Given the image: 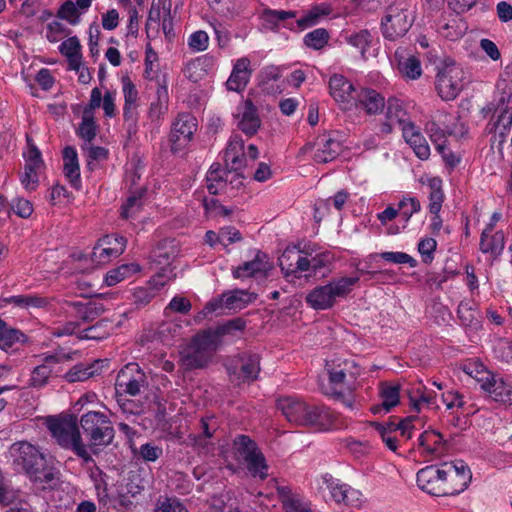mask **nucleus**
<instances>
[{
  "mask_svg": "<svg viewBox=\"0 0 512 512\" xmlns=\"http://www.w3.org/2000/svg\"><path fill=\"white\" fill-rule=\"evenodd\" d=\"M76 416L49 417L46 421L48 430L56 442L65 449H71L84 464L94 462L82 441Z\"/></svg>",
  "mask_w": 512,
  "mask_h": 512,
  "instance_id": "1",
  "label": "nucleus"
},
{
  "mask_svg": "<svg viewBox=\"0 0 512 512\" xmlns=\"http://www.w3.org/2000/svg\"><path fill=\"white\" fill-rule=\"evenodd\" d=\"M359 281V277H342L326 285L317 286L305 297L306 303L315 310L332 308L337 298L346 297Z\"/></svg>",
  "mask_w": 512,
  "mask_h": 512,
  "instance_id": "2",
  "label": "nucleus"
},
{
  "mask_svg": "<svg viewBox=\"0 0 512 512\" xmlns=\"http://www.w3.org/2000/svg\"><path fill=\"white\" fill-rule=\"evenodd\" d=\"M277 407L285 418L295 425L311 426L322 424L327 413L324 408L307 404L290 397L279 399Z\"/></svg>",
  "mask_w": 512,
  "mask_h": 512,
  "instance_id": "3",
  "label": "nucleus"
},
{
  "mask_svg": "<svg viewBox=\"0 0 512 512\" xmlns=\"http://www.w3.org/2000/svg\"><path fill=\"white\" fill-rule=\"evenodd\" d=\"M215 334L211 330L195 335L181 351V361L187 369L204 367L211 359L217 347Z\"/></svg>",
  "mask_w": 512,
  "mask_h": 512,
  "instance_id": "4",
  "label": "nucleus"
},
{
  "mask_svg": "<svg viewBox=\"0 0 512 512\" xmlns=\"http://www.w3.org/2000/svg\"><path fill=\"white\" fill-rule=\"evenodd\" d=\"M89 441V447L108 446L114 438V428L108 416L98 411H88L78 421Z\"/></svg>",
  "mask_w": 512,
  "mask_h": 512,
  "instance_id": "5",
  "label": "nucleus"
},
{
  "mask_svg": "<svg viewBox=\"0 0 512 512\" xmlns=\"http://www.w3.org/2000/svg\"><path fill=\"white\" fill-rule=\"evenodd\" d=\"M414 18L409 6L404 2L390 5L381 20L384 38L394 41L403 37L411 28Z\"/></svg>",
  "mask_w": 512,
  "mask_h": 512,
  "instance_id": "6",
  "label": "nucleus"
},
{
  "mask_svg": "<svg viewBox=\"0 0 512 512\" xmlns=\"http://www.w3.org/2000/svg\"><path fill=\"white\" fill-rule=\"evenodd\" d=\"M464 71L454 63L445 64L436 76L435 86L439 96L450 101L455 99L464 86Z\"/></svg>",
  "mask_w": 512,
  "mask_h": 512,
  "instance_id": "7",
  "label": "nucleus"
},
{
  "mask_svg": "<svg viewBox=\"0 0 512 512\" xmlns=\"http://www.w3.org/2000/svg\"><path fill=\"white\" fill-rule=\"evenodd\" d=\"M9 457L18 472H24L27 476L38 466L42 465L45 456L33 444L27 441L13 443L8 451Z\"/></svg>",
  "mask_w": 512,
  "mask_h": 512,
  "instance_id": "8",
  "label": "nucleus"
},
{
  "mask_svg": "<svg viewBox=\"0 0 512 512\" xmlns=\"http://www.w3.org/2000/svg\"><path fill=\"white\" fill-rule=\"evenodd\" d=\"M147 386V376L137 363H128L125 365L118 372L115 381L116 392L130 396L139 395Z\"/></svg>",
  "mask_w": 512,
  "mask_h": 512,
  "instance_id": "9",
  "label": "nucleus"
},
{
  "mask_svg": "<svg viewBox=\"0 0 512 512\" xmlns=\"http://www.w3.org/2000/svg\"><path fill=\"white\" fill-rule=\"evenodd\" d=\"M197 130V120L190 113H180L174 121L170 133L171 151L184 149L192 140Z\"/></svg>",
  "mask_w": 512,
  "mask_h": 512,
  "instance_id": "10",
  "label": "nucleus"
},
{
  "mask_svg": "<svg viewBox=\"0 0 512 512\" xmlns=\"http://www.w3.org/2000/svg\"><path fill=\"white\" fill-rule=\"evenodd\" d=\"M255 293H249L246 290L235 289L233 291L223 293L219 298L208 302L204 308L207 313H213L220 308L242 309L256 299Z\"/></svg>",
  "mask_w": 512,
  "mask_h": 512,
  "instance_id": "11",
  "label": "nucleus"
},
{
  "mask_svg": "<svg viewBox=\"0 0 512 512\" xmlns=\"http://www.w3.org/2000/svg\"><path fill=\"white\" fill-rule=\"evenodd\" d=\"M462 474H458L457 469L452 463H443L441 465L442 477L444 480L443 495H457L464 491L471 480V472L468 466H461Z\"/></svg>",
  "mask_w": 512,
  "mask_h": 512,
  "instance_id": "12",
  "label": "nucleus"
},
{
  "mask_svg": "<svg viewBox=\"0 0 512 512\" xmlns=\"http://www.w3.org/2000/svg\"><path fill=\"white\" fill-rule=\"evenodd\" d=\"M77 352L73 353H57L50 354L44 357V362L38 366H36L32 372L29 379V385L33 388H42L47 383L52 373V364L61 363L64 361H69L73 359V355H76Z\"/></svg>",
  "mask_w": 512,
  "mask_h": 512,
  "instance_id": "13",
  "label": "nucleus"
},
{
  "mask_svg": "<svg viewBox=\"0 0 512 512\" xmlns=\"http://www.w3.org/2000/svg\"><path fill=\"white\" fill-rule=\"evenodd\" d=\"M417 484L420 489L433 496H444V480L441 466L430 465L419 470L417 473Z\"/></svg>",
  "mask_w": 512,
  "mask_h": 512,
  "instance_id": "14",
  "label": "nucleus"
},
{
  "mask_svg": "<svg viewBox=\"0 0 512 512\" xmlns=\"http://www.w3.org/2000/svg\"><path fill=\"white\" fill-rule=\"evenodd\" d=\"M273 267L274 265L269 261L268 255L262 251H258L253 260L244 262L242 265L235 268L232 274L236 279L254 277L257 274H262L266 277Z\"/></svg>",
  "mask_w": 512,
  "mask_h": 512,
  "instance_id": "15",
  "label": "nucleus"
},
{
  "mask_svg": "<svg viewBox=\"0 0 512 512\" xmlns=\"http://www.w3.org/2000/svg\"><path fill=\"white\" fill-rule=\"evenodd\" d=\"M314 146L316 147V151L313 158L317 163L331 162L336 159L342 151L340 141L334 139L330 133L319 135L314 142Z\"/></svg>",
  "mask_w": 512,
  "mask_h": 512,
  "instance_id": "16",
  "label": "nucleus"
},
{
  "mask_svg": "<svg viewBox=\"0 0 512 512\" xmlns=\"http://www.w3.org/2000/svg\"><path fill=\"white\" fill-rule=\"evenodd\" d=\"M237 117V127L248 137L255 135L261 126L258 110L250 99L239 107Z\"/></svg>",
  "mask_w": 512,
  "mask_h": 512,
  "instance_id": "17",
  "label": "nucleus"
},
{
  "mask_svg": "<svg viewBox=\"0 0 512 512\" xmlns=\"http://www.w3.org/2000/svg\"><path fill=\"white\" fill-rule=\"evenodd\" d=\"M329 90L333 99L343 104L355 101L359 91L346 77L340 74H334L330 77Z\"/></svg>",
  "mask_w": 512,
  "mask_h": 512,
  "instance_id": "18",
  "label": "nucleus"
},
{
  "mask_svg": "<svg viewBox=\"0 0 512 512\" xmlns=\"http://www.w3.org/2000/svg\"><path fill=\"white\" fill-rule=\"evenodd\" d=\"M167 269H162V272L157 273L150 280V284L153 288L140 287L136 288L133 292V303L137 308L145 307L155 297L156 291L163 287L169 280L170 277L166 274Z\"/></svg>",
  "mask_w": 512,
  "mask_h": 512,
  "instance_id": "19",
  "label": "nucleus"
},
{
  "mask_svg": "<svg viewBox=\"0 0 512 512\" xmlns=\"http://www.w3.org/2000/svg\"><path fill=\"white\" fill-rule=\"evenodd\" d=\"M153 482V475L149 468L138 467L131 469L128 473L126 484L127 494L136 497L149 488Z\"/></svg>",
  "mask_w": 512,
  "mask_h": 512,
  "instance_id": "20",
  "label": "nucleus"
},
{
  "mask_svg": "<svg viewBox=\"0 0 512 512\" xmlns=\"http://www.w3.org/2000/svg\"><path fill=\"white\" fill-rule=\"evenodd\" d=\"M380 397L382 402L371 407L373 414L388 413L400 403V385H392L387 382L382 383L380 386Z\"/></svg>",
  "mask_w": 512,
  "mask_h": 512,
  "instance_id": "21",
  "label": "nucleus"
},
{
  "mask_svg": "<svg viewBox=\"0 0 512 512\" xmlns=\"http://www.w3.org/2000/svg\"><path fill=\"white\" fill-rule=\"evenodd\" d=\"M240 372L238 379L245 381H255L258 378L260 368V356L256 353L243 352L238 355Z\"/></svg>",
  "mask_w": 512,
  "mask_h": 512,
  "instance_id": "22",
  "label": "nucleus"
},
{
  "mask_svg": "<svg viewBox=\"0 0 512 512\" xmlns=\"http://www.w3.org/2000/svg\"><path fill=\"white\" fill-rule=\"evenodd\" d=\"M65 303L74 310L75 316L80 318L83 322L94 321L106 310L102 303L96 301H66Z\"/></svg>",
  "mask_w": 512,
  "mask_h": 512,
  "instance_id": "23",
  "label": "nucleus"
},
{
  "mask_svg": "<svg viewBox=\"0 0 512 512\" xmlns=\"http://www.w3.org/2000/svg\"><path fill=\"white\" fill-rule=\"evenodd\" d=\"M368 114H377L385 107L384 97L373 89L362 88L355 100Z\"/></svg>",
  "mask_w": 512,
  "mask_h": 512,
  "instance_id": "24",
  "label": "nucleus"
},
{
  "mask_svg": "<svg viewBox=\"0 0 512 512\" xmlns=\"http://www.w3.org/2000/svg\"><path fill=\"white\" fill-rule=\"evenodd\" d=\"M228 171L219 163H213L206 174V188L212 195H217L227 188Z\"/></svg>",
  "mask_w": 512,
  "mask_h": 512,
  "instance_id": "25",
  "label": "nucleus"
},
{
  "mask_svg": "<svg viewBox=\"0 0 512 512\" xmlns=\"http://www.w3.org/2000/svg\"><path fill=\"white\" fill-rule=\"evenodd\" d=\"M483 390L497 402L512 404V385L506 383L502 378L493 375L489 382H486Z\"/></svg>",
  "mask_w": 512,
  "mask_h": 512,
  "instance_id": "26",
  "label": "nucleus"
},
{
  "mask_svg": "<svg viewBox=\"0 0 512 512\" xmlns=\"http://www.w3.org/2000/svg\"><path fill=\"white\" fill-rule=\"evenodd\" d=\"M168 2L167 0H158L156 3H152L145 25L146 35L149 39H155L159 36L163 18L162 10L165 14V7L168 6Z\"/></svg>",
  "mask_w": 512,
  "mask_h": 512,
  "instance_id": "27",
  "label": "nucleus"
},
{
  "mask_svg": "<svg viewBox=\"0 0 512 512\" xmlns=\"http://www.w3.org/2000/svg\"><path fill=\"white\" fill-rule=\"evenodd\" d=\"M250 61L247 58L237 60L233 71L226 82L227 88L231 91H241L248 83Z\"/></svg>",
  "mask_w": 512,
  "mask_h": 512,
  "instance_id": "28",
  "label": "nucleus"
},
{
  "mask_svg": "<svg viewBox=\"0 0 512 512\" xmlns=\"http://www.w3.org/2000/svg\"><path fill=\"white\" fill-rule=\"evenodd\" d=\"M59 472L54 467L47 465L46 458L42 460V465L35 468L28 477L34 483L42 485L44 489L54 488L59 480Z\"/></svg>",
  "mask_w": 512,
  "mask_h": 512,
  "instance_id": "29",
  "label": "nucleus"
},
{
  "mask_svg": "<svg viewBox=\"0 0 512 512\" xmlns=\"http://www.w3.org/2000/svg\"><path fill=\"white\" fill-rule=\"evenodd\" d=\"M64 175L68 178L73 187H80V167L76 150L67 146L63 150Z\"/></svg>",
  "mask_w": 512,
  "mask_h": 512,
  "instance_id": "30",
  "label": "nucleus"
},
{
  "mask_svg": "<svg viewBox=\"0 0 512 512\" xmlns=\"http://www.w3.org/2000/svg\"><path fill=\"white\" fill-rule=\"evenodd\" d=\"M450 115L444 111H437L435 115L425 125V130L430 134L433 141H438L446 135H451L453 129L446 125L447 118Z\"/></svg>",
  "mask_w": 512,
  "mask_h": 512,
  "instance_id": "31",
  "label": "nucleus"
},
{
  "mask_svg": "<svg viewBox=\"0 0 512 512\" xmlns=\"http://www.w3.org/2000/svg\"><path fill=\"white\" fill-rule=\"evenodd\" d=\"M59 51L67 57L69 68L71 70L79 71L82 56L81 45L78 38L74 36L64 40L59 47Z\"/></svg>",
  "mask_w": 512,
  "mask_h": 512,
  "instance_id": "32",
  "label": "nucleus"
},
{
  "mask_svg": "<svg viewBox=\"0 0 512 512\" xmlns=\"http://www.w3.org/2000/svg\"><path fill=\"white\" fill-rule=\"evenodd\" d=\"M418 443L429 454H441L445 450L446 441L441 433L435 430H426L420 434Z\"/></svg>",
  "mask_w": 512,
  "mask_h": 512,
  "instance_id": "33",
  "label": "nucleus"
},
{
  "mask_svg": "<svg viewBox=\"0 0 512 512\" xmlns=\"http://www.w3.org/2000/svg\"><path fill=\"white\" fill-rule=\"evenodd\" d=\"M326 367H327L329 384H328V386L322 387L323 391L325 389L330 390L331 388L338 389V387L341 388L344 386H346L349 390H351L352 383L348 379L346 373L344 372V370H343L342 366L339 364V362L335 363L333 361L332 364L327 363Z\"/></svg>",
  "mask_w": 512,
  "mask_h": 512,
  "instance_id": "34",
  "label": "nucleus"
},
{
  "mask_svg": "<svg viewBox=\"0 0 512 512\" xmlns=\"http://www.w3.org/2000/svg\"><path fill=\"white\" fill-rule=\"evenodd\" d=\"M505 247V235L503 231H497L492 236H480L479 248L482 253H490L498 256L502 253Z\"/></svg>",
  "mask_w": 512,
  "mask_h": 512,
  "instance_id": "35",
  "label": "nucleus"
},
{
  "mask_svg": "<svg viewBox=\"0 0 512 512\" xmlns=\"http://www.w3.org/2000/svg\"><path fill=\"white\" fill-rule=\"evenodd\" d=\"M331 262L329 253H320L309 259L308 257H298L296 259V268L300 272L312 270L316 274L321 268L327 266Z\"/></svg>",
  "mask_w": 512,
  "mask_h": 512,
  "instance_id": "36",
  "label": "nucleus"
},
{
  "mask_svg": "<svg viewBox=\"0 0 512 512\" xmlns=\"http://www.w3.org/2000/svg\"><path fill=\"white\" fill-rule=\"evenodd\" d=\"M331 498L336 503H343L345 505H352L354 500H358L359 492L348 487L347 485L334 484L328 485Z\"/></svg>",
  "mask_w": 512,
  "mask_h": 512,
  "instance_id": "37",
  "label": "nucleus"
},
{
  "mask_svg": "<svg viewBox=\"0 0 512 512\" xmlns=\"http://www.w3.org/2000/svg\"><path fill=\"white\" fill-rule=\"evenodd\" d=\"M428 186L430 188L429 211L432 214H438L441 210L442 203L444 200V194L442 191V180L439 177L430 178L428 180Z\"/></svg>",
  "mask_w": 512,
  "mask_h": 512,
  "instance_id": "38",
  "label": "nucleus"
},
{
  "mask_svg": "<svg viewBox=\"0 0 512 512\" xmlns=\"http://www.w3.org/2000/svg\"><path fill=\"white\" fill-rule=\"evenodd\" d=\"M298 257H302L300 255V251L294 247H287L282 255L278 258V264L285 274V276L295 275L297 272H300L299 269L296 268V259Z\"/></svg>",
  "mask_w": 512,
  "mask_h": 512,
  "instance_id": "39",
  "label": "nucleus"
},
{
  "mask_svg": "<svg viewBox=\"0 0 512 512\" xmlns=\"http://www.w3.org/2000/svg\"><path fill=\"white\" fill-rule=\"evenodd\" d=\"M296 17V13L293 11H283V10H272V9H264L261 14V19L263 21L264 26L267 29H276L278 24L287 19H292Z\"/></svg>",
  "mask_w": 512,
  "mask_h": 512,
  "instance_id": "40",
  "label": "nucleus"
},
{
  "mask_svg": "<svg viewBox=\"0 0 512 512\" xmlns=\"http://www.w3.org/2000/svg\"><path fill=\"white\" fill-rule=\"evenodd\" d=\"M97 364H77L72 367L65 375L64 378L68 382L85 381L97 373Z\"/></svg>",
  "mask_w": 512,
  "mask_h": 512,
  "instance_id": "41",
  "label": "nucleus"
},
{
  "mask_svg": "<svg viewBox=\"0 0 512 512\" xmlns=\"http://www.w3.org/2000/svg\"><path fill=\"white\" fill-rule=\"evenodd\" d=\"M97 134V126L94 121L93 113L90 109H84L82 121L77 130V135L86 142H92Z\"/></svg>",
  "mask_w": 512,
  "mask_h": 512,
  "instance_id": "42",
  "label": "nucleus"
},
{
  "mask_svg": "<svg viewBox=\"0 0 512 512\" xmlns=\"http://www.w3.org/2000/svg\"><path fill=\"white\" fill-rule=\"evenodd\" d=\"M244 462L253 477H259L263 480L268 476V465L266 464L265 457L260 450Z\"/></svg>",
  "mask_w": 512,
  "mask_h": 512,
  "instance_id": "43",
  "label": "nucleus"
},
{
  "mask_svg": "<svg viewBox=\"0 0 512 512\" xmlns=\"http://www.w3.org/2000/svg\"><path fill=\"white\" fill-rule=\"evenodd\" d=\"M411 407L420 411L423 404L428 407L436 406L435 396L430 393H426V387H418L408 392Z\"/></svg>",
  "mask_w": 512,
  "mask_h": 512,
  "instance_id": "44",
  "label": "nucleus"
},
{
  "mask_svg": "<svg viewBox=\"0 0 512 512\" xmlns=\"http://www.w3.org/2000/svg\"><path fill=\"white\" fill-rule=\"evenodd\" d=\"M246 327V322L240 317L228 320L227 322L218 325L213 334H215V339L218 342L219 338L226 335H236L237 332H242Z\"/></svg>",
  "mask_w": 512,
  "mask_h": 512,
  "instance_id": "45",
  "label": "nucleus"
},
{
  "mask_svg": "<svg viewBox=\"0 0 512 512\" xmlns=\"http://www.w3.org/2000/svg\"><path fill=\"white\" fill-rule=\"evenodd\" d=\"M234 447L244 461L259 451L257 444L246 435L237 436L234 440Z\"/></svg>",
  "mask_w": 512,
  "mask_h": 512,
  "instance_id": "46",
  "label": "nucleus"
},
{
  "mask_svg": "<svg viewBox=\"0 0 512 512\" xmlns=\"http://www.w3.org/2000/svg\"><path fill=\"white\" fill-rule=\"evenodd\" d=\"M23 334L16 329H13L7 325L5 321L0 318V348L7 350L12 347L14 343L20 340Z\"/></svg>",
  "mask_w": 512,
  "mask_h": 512,
  "instance_id": "47",
  "label": "nucleus"
},
{
  "mask_svg": "<svg viewBox=\"0 0 512 512\" xmlns=\"http://www.w3.org/2000/svg\"><path fill=\"white\" fill-rule=\"evenodd\" d=\"M121 255V246L114 248L112 246H102L101 242H97L92 252V261L103 264L108 262L112 257Z\"/></svg>",
  "mask_w": 512,
  "mask_h": 512,
  "instance_id": "48",
  "label": "nucleus"
},
{
  "mask_svg": "<svg viewBox=\"0 0 512 512\" xmlns=\"http://www.w3.org/2000/svg\"><path fill=\"white\" fill-rule=\"evenodd\" d=\"M464 371L480 383L481 389L484 388L486 382H489L494 375L491 371L486 370L483 364L476 362L465 365Z\"/></svg>",
  "mask_w": 512,
  "mask_h": 512,
  "instance_id": "49",
  "label": "nucleus"
},
{
  "mask_svg": "<svg viewBox=\"0 0 512 512\" xmlns=\"http://www.w3.org/2000/svg\"><path fill=\"white\" fill-rule=\"evenodd\" d=\"M329 40V33L324 28L315 29L304 37V43L307 47L315 50L322 49Z\"/></svg>",
  "mask_w": 512,
  "mask_h": 512,
  "instance_id": "50",
  "label": "nucleus"
},
{
  "mask_svg": "<svg viewBox=\"0 0 512 512\" xmlns=\"http://www.w3.org/2000/svg\"><path fill=\"white\" fill-rule=\"evenodd\" d=\"M406 116L407 113L402 106V102L397 98H389L386 110L387 119L399 125L400 123H404Z\"/></svg>",
  "mask_w": 512,
  "mask_h": 512,
  "instance_id": "51",
  "label": "nucleus"
},
{
  "mask_svg": "<svg viewBox=\"0 0 512 512\" xmlns=\"http://www.w3.org/2000/svg\"><path fill=\"white\" fill-rule=\"evenodd\" d=\"M421 209L420 201L415 197H403L398 203V213L407 223L413 214L419 212Z\"/></svg>",
  "mask_w": 512,
  "mask_h": 512,
  "instance_id": "52",
  "label": "nucleus"
},
{
  "mask_svg": "<svg viewBox=\"0 0 512 512\" xmlns=\"http://www.w3.org/2000/svg\"><path fill=\"white\" fill-rule=\"evenodd\" d=\"M134 456H139L145 462H155L163 454V449L152 443H146L140 446L139 449L132 448Z\"/></svg>",
  "mask_w": 512,
  "mask_h": 512,
  "instance_id": "53",
  "label": "nucleus"
},
{
  "mask_svg": "<svg viewBox=\"0 0 512 512\" xmlns=\"http://www.w3.org/2000/svg\"><path fill=\"white\" fill-rule=\"evenodd\" d=\"M166 248V241L160 242L151 252L150 259L153 263H156L157 265H163L164 267L162 269H167L166 274L171 278L170 274L172 273V270L169 269L167 266L170 263L171 254L165 250Z\"/></svg>",
  "mask_w": 512,
  "mask_h": 512,
  "instance_id": "54",
  "label": "nucleus"
},
{
  "mask_svg": "<svg viewBox=\"0 0 512 512\" xmlns=\"http://www.w3.org/2000/svg\"><path fill=\"white\" fill-rule=\"evenodd\" d=\"M140 270L138 264L122 265L118 269L111 270L106 276V283L109 286L115 285L124 280L129 273H136Z\"/></svg>",
  "mask_w": 512,
  "mask_h": 512,
  "instance_id": "55",
  "label": "nucleus"
},
{
  "mask_svg": "<svg viewBox=\"0 0 512 512\" xmlns=\"http://www.w3.org/2000/svg\"><path fill=\"white\" fill-rule=\"evenodd\" d=\"M328 13V9L315 6L304 17L296 21L297 27L301 30L312 27L318 23L321 16Z\"/></svg>",
  "mask_w": 512,
  "mask_h": 512,
  "instance_id": "56",
  "label": "nucleus"
},
{
  "mask_svg": "<svg viewBox=\"0 0 512 512\" xmlns=\"http://www.w3.org/2000/svg\"><path fill=\"white\" fill-rule=\"evenodd\" d=\"M26 140L28 151L24 153V158L26 160L25 165L40 169L44 165L41 152L34 144L33 139L30 136L27 135Z\"/></svg>",
  "mask_w": 512,
  "mask_h": 512,
  "instance_id": "57",
  "label": "nucleus"
},
{
  "mask_svg": "<svg viewBox=\"0 0 512 512\" xmlns=\"http://www.w3.org/2000/svg\"><path fill=\"white\" fill-rule=\"evenodd\" d=\"M399 70L402 74L410 79H417L421 76V64L418 58L410 56L403 62L399 63Z\"/></svg>",
  "mask_w": 512,
  "mask_h": 512,
  "instance_id": "58",
  "label": "nucleus"
},
{
  "mask_svg": "<svg viewBox=\"0 0 512 512\" xmlns=\"http://www.w3.org/2000/svg\"><path fill=\"white\" fill-rule=\"evenodd\" d=\"M156 512H189L187 507L176 497L159 499Z\"/></svg>",
  "mask_w": 512,
  "mask_h": 512,
  "instance_id": "59",
  "label": "nucleus"
},
{
  "mask_svg": "<svg viewBox=\"0 0 512 512\" xmlns=\"http://www.w3.org/2000/svg\"><path fill=\"white\" fill-rule=\"evenodd\" d=\"M141 197V193L133 194L128 197L126 202L121 207L122 218L128 219L130 217H133L137 212H139L142 206Z\"/></svg>",
  "mask_w": 512,
  "mask_h": 512,
  "instance_id": "60",
  "label": "nucleus"
},
{
  "mask_svg": "<svg viewBox=\"0 0 512 512\" xmlns=\"http://www.w3.org/2000/svg\"><path fill=\"white\" fill-rule=\"evenodd\" d=\"M416 156L421 160H426L430 156V147L422 134L416 135L415 138L407 142Z\"/></svg>",
  "mask_w": 512,
  "mask_h": 512,
  "instance_id": "61",
  "label": "nucleus"
},
{
  "mask_svg": "<svg viewBox=\"0 0 512 512\" xmlns=\"http://www.w3.org/2000/svg\"><path fill=\"white\" fill-rule=\"evenodd\" d=\"M57 16L61 19L67 20L72 25L77 24L79 21L77 7L72 0H67L61 5Z\"/></svg>",
  "mask_w": 512,
  "mask_h": 512,
  "instance_id": "62",
  "label": "nucleus"
},
{
  "mask_svg": "<svg viewBox=\"0 0 512 512\" xmlns=\"http://www.w3.org/2000/svg\"><path fill=\"white\" fill-rule=\"evenodd\" d=\"M348 42L359 48L361 50L362 55H364L366 48L371 44L372 42V35L368 30H361L358 33H355L351 35L348 38Z\"/></svg>",
  "mask_w": 512,
  "mask_h": 512,
  "instance_id": "63",
  "label": "nucleus"
},
{
  "mask_svg": "<svg viewBox=\"0 0 512 512\" xmlns=\"http://www.w3.org/2000/svg\"><path fill=\"white\" fill-rule=\"evenodd\" d=\"M203 206L207 214L213 216H229L231 214V210L227 207L220 204L217 199L211 198L208 199L204 197Z\"/></svg>",
  "mask_w": 512,
  "mask_h": 512,
  "instance_id": "64",
  "label": "nucleus"
}]
</instances>
